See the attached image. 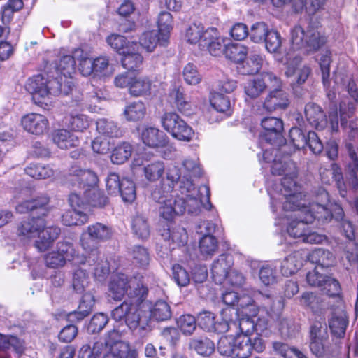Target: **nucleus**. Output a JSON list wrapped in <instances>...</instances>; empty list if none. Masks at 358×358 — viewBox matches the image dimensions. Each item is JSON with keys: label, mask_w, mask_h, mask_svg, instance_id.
<instances>
[{"label": "nucleus", "mask_w": 358, "mask_h": 358, "mask_svg": "<svg viewBox=\"0 0 358 358\" xmlns=\"http://www.w3.org/2000/svg\"><path fill=\"white\" fill-rule=\"evenodd\" d=\"M108 292L112 299L120 301L127 294V298L111 312V317L116 322H124L131 331L139 328L143 317L142 307L146 300L149 289L144 283L143 276L129 278L123 273H117L110 277Z\"/></svg>", "instance_id": "obj_1"}, {"label": "nucleus", "mask_w": 358, "mask_h": 358, "mask_svg": "<svg viewBox=\"0 0 358 358\" xmlns=\"http://www.w3.org/2000/svg\"><path fill=\"white\" fill-rule=\"evenodd\" d=\"M180 177L181 173L178 168H169L165 178L160 180L151 193L152 199L160 204V217L168 222H172L176 217L183 215L187 208V201L183 198L173 197L171 194Z\"/></svg>", "instance_id": "obj_2"}, {"label": "nucleus", "mask_w": 358, "mask_h": 358, "mask_svg": "<svg viewBox=\"0 0 358 358\" xmlns=\"http://www.w3.org/2000/svg\"><path fill=\"white\" fill-rule=\"evenodd\" d=\"M64 181L69 187L74 186L77 182L78 187L85 188L90 207L103 208L109 202L104 192L96 186L99 182L97 175L90 169H82L76 165L71 166L64 176Z\"/></svg>", "instance_id": "obj_3"}, {"label": "nucleus", "mask_w": 358, "mask_h": 358, "mask_svg": "<svg viewBox=\"0 0 358 358\" xmlns=\"http://www.w3.org/2000/svg\"><path fill=\"white\" fill-rule=\"evenodd\" d=\"M61 229L57 226L46 227L45 218L40 216L29 217L22 220L17 227L20 236L33 238L38 236L35 246L40 252H44L50 248L57 239Z\"/></svg>", "instance_id": "obj_4"}, {"label": "nucleus", "mask_w": 358, "mask_h": 358, "mask_svg": "<svg viewBox=\"0 0 358 358\" xmlns=\"http://www.w3.org/2000/svg\"><path fill=\"white\" fill-rule=\"evenodd\" d=\"M292 48L304 50L307 54L315 53L324 47L327 37L321 31L318 22L310 20L306 29L300 25L294 26L290 32Z\"/></svg>", "instance_id": "obj_5"}, {"label": "nucleus", "mask_w": 358, "mask_h": 358, "mask_svg": "<svg viewBox=\"0 0 358 358\" xmlns=\"http://www.w3.org/2000/svg\"><path fill=\"white\" fill-rule=\"evenodd\" d=\"M58 78L49 76L48 73H39L29 78L26 84L27 90L34 96L44 98L50 94L58 95L62 93L68 94Z\"/></svg>", "instance_id": "obj_6"}, {"label": "nucleus", "mask_w": 358, "mask_h": 358, "mask_svg": "<svg viewBox=\"0 0 358 358\" xmlns=\"http://www.w3.org/2000/svg\"><path fill=\"white\" fill-rule=\"evenodd\" d=\"M87 237H83L80 240L82 248L85 252L88 254V261H94L101 254L99 250V242L110 240L113 231L110 227L100 222L89 225L87 227Z\"/></svg>", "instance_id": "obj_7"}, {"label": "nucleus", "mask_w": 358, "mask_h": 358, "mask_svg": "<svg viewBox=\"0 0 358 358\" xmlns=\"http://www.w3.org/2000/svg\"><path fill=\"white\" fill-rule=\"evenodd\" d=\"M160 122L163 129L176 139L189 142L194 137L195 133L192 127L176 112H165Z\"/></svg>", "instance_id": "obj_8"}, {"label": "nucleus", "mask_w": 358, "mask_h": 358, "mask_svg": "<svg viewBox=\"0 0 358 358\" xmlns=\"http://www.w3.org/2000/svg\"><path fill=\"white\" fill-rule=\"evenodd\" d=\"M270 80V90L266 96L262 106L263 108L272 113L278 110H285L289 105L288 94L282 90V82L275 74H266Z\"/></svg>", "instance_id": "obj_9"}, {"label": "nucleus", "mask_w": 358, "mask_h": 358, "mask_svg": "<svg viewBox=\"0 0 358 358\" xmlns=\"http://www.w3.org/2000/svg\"><path fill=\"white\" fill-rule=\"evenodd\" d=\"M261 126L264 129L260 135L262 141L274 146L285 143V139L282 135L284 123L281 118L266 117L261 120Z\"/></svg>", "instance_id": "obj_10"}, {"label": "nucleus", "mask_w": 358, "mask_h": 358, "mask_svg": "<svg viewBox=\"0 0 358 358\" xmlns=\"http://www.w3.org/2000/svg\"><path fill=\"white\" fill-rule=\"evenodd\" d=\"M50 198L47 194H40L19 203L15 210L20 214H37L45 218L50 210Z\"/></svg>", "instance_id": "obj_11"}, {"label": "nucleus", "mask_w": 358, "mask_h": 358, "mask_svg": "<svg viewBox=\"0 0 358 358\" xmlns=\"http://www.w3.org/2000/svg\"><path fill=\"white\" fill-rule=\"evenodd\" d=\"M197 324L206 331L223 334L228 331V321L231 322L233 318L224 317L223 321L216 322L215 315L210 311H202L197 316Z\"/></svg>", "instance_id": "obj_12"}, {"label": "nucleus", "mask_w": 358, "mask_h": 358, "mask_svg": "<svg viewBox=\"0 0 358 358\" xmlns=\"http://www.w3.org/2000/svg\"><path fill=\"white\" fill-rule=\"evenodd\" d=\"M320 289L329 299L332 300L330 310L345 308L344 294L337 279L329 276Z\"/></svg>", "instance_id": "obj_13"}, {"label": "nucleus", "mask_w": 358, "mask_h": 358, "mask_svg": "<svg viewBox=\"0 0 358 358\" xmlns=\"http://www.w3.org/2000/svg\"><path fill=\"white\" fill-rule=\"evenodd\" d=\"M331 316L328 325L331 335L337 338H343L349 324L348 315L344 308L331 310Z\"/></svg>", "instance_id": "obj_14"}, {"label": "nucleus", "mask_w": 358, "mask_h": 358, "mask_svg": "<svg viewBox=\"0 0 358 358\" xmlns=\"http://www.w3.org/2000/svg\"><path fill=\"white\" fill-rule=\"evenodd\" d=\"M234 264L233 257L229 254L223 253L213 262L211 266L212 278L216 284H222L228 277Z\"/></svg>", "instance_id": "obj_15"}, {"label": "nucleus", "mask_w": 358, "mask_h": 358, "mask_svg": "<svg viewBox=\"0 0 358 358\" xmlns=\"http://www.w3.org/2000/svg\"><path fill=\"white\" fill-rule=\"evenodd\" d=\"M21 124L27 132L34 135H41L48 129L49 122L43 115L31 113L22 117Z\"/></svg>", "instance_id": "obj_16"}, {"label": "nucleus", "mask_w": 358, "mask_h": 358, "mask_svg": "<svg viewBox=\"0 0 358 358\" xmlns=\"http://www.w3.org/2000/svg\"><path fill=\"white\" fill-rule=\"evenodd\" d=\"M203 42L200 50H206L213 57H220L223 54L224 55V40L220 38L217 28L208 27Z\"/></svg>", "instance_id": "obj_17"}, {"label": "nucleus", "mask_w": 358, "mask_h": 358, "mask_svg": "<svg viewBox=\"0 0 358 358\" xmlns=\"http://www.w3.org/2000/svg\"><path fill=\"white\" fill-rule=\"evenodd\" d=\"M264 74H274L270 71H263L258 76L250 79L244 85V92L250 99H255L262 95L267 87H270L268 76Z\"/></svg>", "instance_id": "obj_18"}, {"label": "nucleus", "mask_w": 358, "mask_h": 358, "mask_svg": "<svg viewBox=\"0 0 358 358\" xmlns=\"http://www.w3.org/2000/svg\"><path fill=\"white\" fill-rule=\"evenodd\" d=\"M141 138L146 146L152 148H163L166 147L169 143L167 135L153 127H148L143 129Z\"/></svg>", "instance_id": "obj_19"}, {"label": "nucleus", "mask_w": 358, "mask_h": 358, "mask_svg": "<svg viewBox=\"0 0 358 358\" xmlns=\"http://www.w3.org/2000/svg\"><path fill=\"white\" fill-rule=\"evenodd\" d=\"M301 300L313 314L318 316H324L326 310H330L331 302H327L325 299L318 294L305 292L301 296Z\"/></svg>", "instance_id": "obj_20"}, {"label": "nucleus", "mask_w": 358, "mask_h": 358, "mask_svg": "<svg viewBox=\"0 0 358 358\" xmlns=\"http://www.w3.org/2000/svg\"><path fill=\"white\" fill-rule=\"evenodd\" d=\"M285 201L282 203L285 211L297 212L296 215H305L308 205L305 200V195L301 192H292L283 193Z\"/></svg>", "instance_id": "obj_21"}, {"label": "nucleus", "mask_w": 358, "mask_h": 358, "mask_svg": "<svg viewBox=\"0 0 358 358\" xmlns=\"http://www.w3.org/2000/svg\"><path fill=\"white\" fill-rule=\"evenodd\" d=\"M103 358H138V352L131 349L128 343L117 341L109 344Z\"/></svg>", "instance_id": "obj_22"}, {"label": "nucleus", "mask_w": 358, "mask_h": 358, "mask_svg": "<svg viewBox=\"0 0 358 358\" xmlns=\"http://www.w3.org/2000/svg\"><path fill=\"white\" fill-rule=\"evenodd\" d=\"M305 117L308 122L316 129H323L327 124L326 115L322 108L314 103L305 106Z\"/></svg>", "instance_id": "obj_23"}, {"label": "nucleus", "mask_w": 358, "mask_h": 358, "mask_svg": "<svg viewBox=\"0 0 358 358\" xmlns=\"http://www.w3.org/2000/svg\"><path fill=\"white\" fill-rule=\"evenodd\" d=\"M52 138L60 149L67 150L78 147L80 145L78 137L65 129H55L52 133Z\"/></svg>", "instance_id": "obj_24"}, {"label": "nucleus", "mask_w": 358, "mask_h": 358, "mask_svg": "<svg viewBox=\"0 0 358 358\" xmlns=\"http://www.w3.org/2000/svg\"><path fill=\"white\" fill-rule=\"evenodd\" d=\"M55 69L57 76L62 82V76L64 78H71L72 74L76 70V60L73 55H59V59L55 61ZM63 84V83H62Z\"/></svg>", "instance_id": "obj_25"}, {"label": "nucleus", "mask_w": 358, "mask_h": 358, "mask_svg": "<svg viewBox=\"0 0 358 358\" xmlns=\"http://www.w3.org/2000/svg\"><path fill=\"white\" fill-rule=\"evenodd\" d=\"M263 59L261 55L254 54L243 60L236 65L239 74L243 76L255 75L259 72L262 67Z\"/></svg>", "instance_id": "obj_26"}, {"label": "nucleus", "mask_w": 358, "mask_h": 358, "mask_svg": "<svg viewBox=\"0 0 358 358\" xmlns=\"http://www.w3.org/2000/svg\"><path fill=\"white\" fill-rule=\"evenodd\" d=\"M152 81L148 76L134 75L129 93L131 96H150L152 92Z\"/></svg>", "instance_id": "obj_27"}, {"label": "nucleus", "mask_w": 358, "mask_h": 358, "mask_svg": "<svg viewBox=\"0 0 358 358\" xmlns=\"http://www.w3.org/2000/svg\"><path fill=\"white\" fill-rule=\"evenodd\" d=\"M250 329L245 330V334L235 336V343L232 358H249L252 354L250 345Z\"/></svg>", "instance_id": "obj_28"}, {"label": "nucleus", "mask_w": 358, "mask_h": 358, "mask_svg": "<svg viewBox=\"0 0 358 358\" xmlns=\"http://www.w3.org/2000/svg\"><path fill=\"white\" fill-rule=\"evenodd\" d=\"M123 114L128 122H141L147 114V108L143 101H132L125 106Z\"/></svg>", "instance_id": "obj_29"}, {"label": "nucleus", "mask_w": 358, "mask_h": 358, "mask_svg": "<svg viewBox=\"0 0 358 358\" xmlns=\"http://www.w3.org/2000/svg\"><path fill=\"white\" fill-rule=\"evenodd\" d=\"M307 220L313 223L315 220L322 222H329L332 220L330 209L318 203H310L306 212Z\"/></svg>", "instance_id": "obj_30"}, {"label": "nucleus", "mask_w": 358, "mask_h": 358, "mask_svg": "<svg viewBox=\"0 0 358 358\" xmlns=\"http://www.w3.org/2000/svg\"><path fill=\"white\" fill-rule=\"evenodd\" d=\"M237 305L234 310L235 317L238 315L239 312L248 317H255L258 313L257 306L255 304V301L248 293L238 294Z\"/></svg>", "instance_id": "obj_31"}, {"label": "nucleus", "mask_w": 358, "mask_h": 358, "mask_svg": "<svg viewBox=\"0 0 358 358\" xmlns=\"http://www.w3.org/2000/svg\"><path fill=\"white\" fill-rule=\"evenodd\" d=\"M267 322L261 318H257L256 322H252L251 330L250 333L255 332L256 336L252 338L250 337V345L252 351L255 350L257 352H262L265 350V343L260 334L267 329Z\"/></svg>", "instance_id": "obj_32"}, {"label": "nucleus", "mask_w": 358, "mask_h": 358, "mask_svg": "<svg viewBox=\"0 0 358 358\" xmlns=\"http://www.w3.org/2000/svg\"><path fill=\"white\" fill-rule=\"evenodd\" d=\"M308 259L311 263L322 268L330 267L335 263V257L333 253L322 248H315L312 250L309 253Z\"/></svg>", "instance_id": "obj_33"}, {"label": "nucleus", "mask_w": 358, "mask_h": 358, "mask_svg": "<svg viewBox=\"0 0 358 358\" xmlns=\"http://www.w3.org/2000/svg\"><path fill=\"white\" fill-rule=\"evenodd\" d=\"M287 228L289 235L295 238H303L309 227L310 222L307 220L306 215H296Z\"/></svg>", "instance_id": "obj_34"}, {"label": "nucleus", "mask_w": 358, "mask_h": 358, "mask_svg": "<svg viewBox=\"0 0 358 358\" xmlns=\"http://www.w3.org/2000/svg\"><path fill=\"white\" fill-rule=\"evenodd\" d=\"M162 34L155 30L146 31L143 32L139 38V43L148 52H152L157 45L166 47L169 41H162Z\"/></svg>", "instance_id": "obj_35"}, {"label": "nucleus", "mask_w": 358, "mask_h": 358, "mask_svg": "<svg viewBox=\"0 0 358 358\" xmlns=\"http://www.w3.org/2000/svg\"><path fill=\"white\" fill-rule=\"evenodd\" d=\"M248 50V47L243 44L230 43L224 46V55L237 65L246 59Z\"/></svg>", "instance_id": "obj_36"}, {"label": "nucleus", "mask_w": 358, "mask_h": 358, "mask_svg": "<svg viewBox=\"0 0 358 358\" xmlns=\"http://www.w3.org/2000/svg\"><path fill=\"white\" fill-rule=\"evenodd\" d=\"M85 261L90 266H94L93 275L95 280L102 282L106 280L110 272L109 262L101 259V254L94 261H88V254L85 252Z\"/></svg>", "instance_id": "obj_37"}, {"label": "nucleus", "mask_w": 358, "mask_h": 358, "mask_svg": "<svg viewBox=\"0 0 358 358\" xmlns=\"http://www.w3.org/2000/svg\"><path fill=\"white\" fill-rule=\"evenodd\" d=\"M189 348L195 350L203 357H208L215 352V344L206 336L192 338L189 343Z\"/></svg>", "instance_id": "obj_38"}, {"label": "nucleus", "mask_w": 358, "mask_h": 358, "mask_svg": "<svg viewBox=\"0 0 358 358\" xmlns=\"http://www.w3.org/2000/svg\"><path fill=\"white\" fill-rule=\"evenodd\" d=\"M208 29H205L204 26L201 23H192L186 29L185 38L189 44L198 45L199 48L201 47L203 41L206 38Z\"/></svg>", "instance_id": "obj_39"}, {"label": "nucleus", "mask_w": 358, "mask_h": 358, "mask_svg": "<svg viewBox=\"0 0 358 358\" xmlns=\"http://www.w3.org/2000/svg\"><path fill=\"white\" fill-rule=\"evenodd\" d=\"M165 240L175 244L176 247H182L185 245L188 241V234L184 227L178 226L173 228L168 227L166 231L163 233Z\"/></svg>", "instance_id": "obj_40"}, {"label": "nucleus", "mask_w": 358, "mask_h": 358, "mask_svg": "<svg viewBox=\"0 0 358 358\" xmlns=\"http://www.w3.org/2000/svg\"><path fill=\"white\" fill-rule=\"evenodd\" d=\"M325 1L326 0H294L293 10L296 13L305 10L308 15H313L323 8Z\"/></svg>", "instance_id": "obj_41"}, {"label": "nucleus", "mask_w": 358, "mask_h": 358, "mask_svg": "<svg viewBox=\"0 0 358 358\" xmlns=\"http://www.w3.org/2000/svg\"><path fill=\"white\" fill-rule=\"evenodd\" d=\"M165 172V164L161 160H155L145 164L143 167V175L145 179L155 182L164 178L163 174Z\"/></svg>", "instance_id": "obj_42"}, {"label": "nucleus", "mask_w": 358, "mask_h": 358, "mask_svg": "<svg viewBox=\"0 0 358 358\" xmlns=\"http://www.w3.org/2000/svg\"><path fill=\"white\" fill-rule=\"evenodd\" d=\"M136 46H132L129 50L123 53L121 59L122 66L129 71H137L143 64V57L135 50Z\"/></svg>", "instance_id": "obj_43"}, {"label": "nucleus", "mask_w": 358, "mask_h": 358, "mask_svg": "<svg viewBox=\"0 0 358 358\" xmlns=\"http://www.w3.org/2000/svg\"><path fill=\"white\" fill-rule=\"evenodd\" d=\"M72 187H77V190H73L69 196V202L72 208L76 210H86L90 207L88 196L85 192V188L80 187L76 182Z\"/></svg>", "instance_id": "obj_44"}, {"label": "nucleus", "mask_w": 358, "mask_h": 358, "mask_svg": "<svg viewBox=\"0 0 358 358\" xmlns=\"http://www.w3.org/2000/svg\"><path fill=\"white\" fill-rule=\"evenodd\" d=\"M131 262L136 267L145 269L150 264V254L147 248L135 245L131 251Z\"/></svg>", "instance_id": "obj_45"}, {"label": "nucleus", "mask_w": 358, "mask_h": 358, "mask_svg": "<svg viewBox=\"0 0 358 358\" xmlns=\"http://www.w3.org/2000/svg\"><path fill=\"white\" fill-rule=\"evenodd\" d=\"M96 129L99 134L108 138H120L123 131L116 123L106 119H99L96 122Z\"/></svg>", "instance_id": "obj_46"}, {"label": "nucleus", "mask_w": 358, "mask_h": 358, "mask_svg": "<svg viewBox=\"0 0 358 358\" xmlns=\"http://www.w3.org/2000/svg\"><path fill=\"white\" fill-rule=\"evenodd\" d=\"M109 345V341L103 342L101 340L95 341L93 346L90 345H83L79 351L78 358H99L104 350Z\"/></svg>", "instance_id": "obj_47"}, {"label": "nucleus", "mask_w": 358, "mask_h": 358, "mask_svg": "<svg viewBox=\"0 0 358 358\" xmlns=\"http://www.w3.org/2000/svg\"><path fill=\"white\" fill-rule=\"evenodd\" d=\"M173 16L166 11L161 12L157 19V31L162 34V41H169L171 31L173 29Z\"/></svg>", "instance_id": "obj_48"}, {"label": "nucleus", "mask_w": 358, "mask_h": 358, "mask_svg": "<svg viewBox=\"0 0 358 358\" xmlns=\"http://www.w3.org/2000/svg\"><path fill=\"white\" fill-rule=\"evenodd\" d=\"M302 265L301 257L297 253L291 254L282 262L280 271L283 275L288 277L296 273Z\"/></svg>", "instance_id": "obj_49"}, {"label": "nucleus", "mask_w": 358, "mask_h": 358, "mask_svg": "<svg viewBox=\"0 0 358 358\" xmlns=\"http://www.w3.org/2000/svg\"><path fill=\"white\" fill-rule=\"evenodd\" d=\"M258 311L262 309L269 317L278 316L280 315L282 306L280 301L277 302L269 295H262L259 304L257 306Z\"/></svg>", "instance_id": "obj_50"}, {"label": "nucleus", "mask_w": 358, "mask_h": 358, "mask_svg": "<svg viewBox=\"0 0 358 358\" xmlns=\"http://www.w3.org/2000/svg\"><path fill=\"white\" fill-rule=\"evenodd\" d=\"M106 41L120 55L129 51V48H132V46H137L136 43H130L125 36L115 34L108 36Z\"/></svg>", "instance_id": "obj_51"}, {"label": "nucleus", "mask_w": 358, "mask_h": 358, "mask_svg": "<svg viewBox=\"0 0 358 358\" xmlns=\"http://www.w3.org/2000/svg\"><path fill=\"white\" fill-rule=\"evenodd\" d=\"M357 105L345 99L339 103L338 112L341 126L343 129L348 127L350 122L349 120L353 117Z\"/></svg>", "instance_id": "obj_52"}, {"label": "nucleus", "mask_w": 358, "mask_h": 358, "mask_svg": "<svg viewBox=\"0 0 358 358\" xmlns=\"http://www.w3.org/2000/svg\"><path fill=\"white\" fill-rule=\"evenodd\" d=\"M170 96L173 98V104L176 109L185 115L192 114V106L189 101H187L185 94L180 89H174L171 93Z\"/></svg>", "instance_id": "obj_53"}, {"label": "nucleus", "mask_w": 358, "mask_h": 358, "mask_svg": "<svg viewBox=\"0 0 358 358\" xmlns=\"http://www.w3.org/2000/svg\"><path fill=\"white\" fill-rule=\"evenodd\" d=\"M87 220L88 215L86 213L73 208L66 210L62 215V224L68 227L82 225Z\"/></svg>", "instance_id": "obj_54"}, {"label": "nucleus", "mask_w": 358, "mask_h": 358, "mask_svg": "<svg viewBox=\"0 0 358 358\" xmlns=\"http://www.w3.org/2000/svg\"><path fill=\"white\" fill-rule=\"evenodd\" d=\"M26 174L35 179H45L54 175V171L48 165L31 163L24 169Z\"/></svg>", "instance_id": "obj_55"}, {"label": "nucleus", "mask_w": 358, "mask_h": 358, "mask_svg": "<svg viewBox=\"0 0 358 358\" xmlns=\"http://www.w3.org/2000/svg\"><path fill=\"white\" fill-rule=\"evenodd\" d=\"M90 284L89 273L81 268L73 271L72 286L74 291L78 294H83Z\"/></svg>", "instance_id": "obj_56"}, {"label": "nucleus", "mask_w": 358, "mask_h": 358, "mask_svg": "<svg viewBox=\"0 0 358 358\" xmlns=\"http://www.w3.org/2000/svg\"><path fill=\"white\" fill-rule=\"evenodd\" d=\"M133 151L130 143L122 142L113 150L110 156L113 164H121L125 162L131 155Z\"/></svg>", "instance_id": "obj_57"}, {"label": "nucleus", "mask_w": 358, "mask_h": 358, "mask_svg": "<svg viewBox=\"0 0 358 358\" xmlns=\"http://www.w3.org/2000/svg\"><path fill=\"white\" fill-rule=\"evenodd\" d=\"M125 203H131L136 199V187L134 182L128 178H122V183L118 190Z\"/></svg>", "instance_id": "obj_58"}, {"label": "nucleus", "mask_w": 358, "mask_h": 358, "mask_svg": "<svg viewBox=\"0 0 358 358\" xmlns=\"http://www.w3.org/2000/svg\"><path fill=\"white\" fill-rule=\"evenodd\" d=\"M171 314L170 306L163 300L157 301L150 310L151 317L157 321L168 320Z\"/></svg>", "instance_id": "obj_59"}, {"label": "nucleus", "mask_w": 358, "mask_h": 358, "mask_svg": "<svg viewBox=\"0 0 358 358\" xmlns=\"http://www.w3.org/2000/svg\"><path fill=\"white\" fill-rule=\"evenodd\" d=\"M134 234L140 239H147L150 234V229L147 220L141 215L134 217L131 223Z\"/></svg>", "instance_id": "obj_60"}, {"label": "nucleus", "mask_w": 358, "mask_h": 358, "mask_svg": "<svg viewBox=\"0 0 358 358\" xmlns=\"http://www.w3.org/2000/svg\"><path fill=\"white\" fill-rule=\"evenodd\" d=\"M324 338L309 342V348L312 354L316 357H323L330 352L331 343L329 335H324Z\"/></svg>", "instance_id": "obj_61"}, {"label": "nucleus", "mask_w": 358, "mask_h": 358, "mask_svg": "<svg viewBox=\"0 0 358 358\" xmlns=\"http://www.w3.org/2000/svg\"><path fill=\"white\" fill-rule=\"evenodd\" d=\"M210 102L212 107L217 112L231 115V108L230 100L228 96L224 95L222 93L215 92L212 95Z\"/></svg>", "instance_id": "obj_62"}, {"label": "nucleus", "mask_w": 358, "mask_h": 358, "mask_svg": "<svg viewBox=\"0 0 358 358\" xmlns=\"http://www.w3.org/2000/svg\"><path fill=\"white\" fill-rule=\"evenodd\" d=\"M199 248L203 255L212 256L218 249V241L214 236H203L199 241Z\"/></svg>", "instance_id": "obj_63"}, {"label": "nucleus", "mask_w": 358, "mask_h": 358, "mask_svg": "<svg viewBox=\"0 0 358 358\" xmlns=\"http://www.w3.org/2000/svg\"><path fill=\"white\" fill-rule=\"evenodd\" d=\"M197 320L190 315L184 314L178 319L177 325L182 333L186 336L192 335L196 328Z\"/></svg>", "instance_id": "obj_64"}]
</instances>
